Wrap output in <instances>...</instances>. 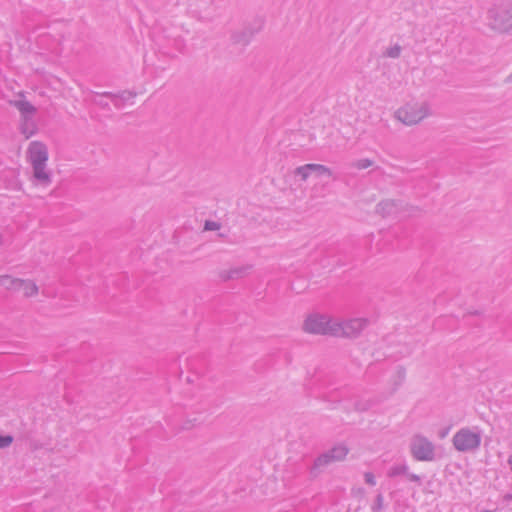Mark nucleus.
I'll return each instance as SVG.
<instances>
[{
  "label": "nucleus",
  "instance_id": "obj_1",
  "mask_svg": "<svg viewBox=\"0 0 512 512\" xmlns=\"http://www.w3.org/2000/svg\"><path fill=\"white\" fill-rule=\"evenodd\" d=\"M28 158L33 168L34 178L43 185L51 183V173L46 171L48 161L47 146L40 141H32L28 147Z\"/></svg>",
  "mask_w": 512,
  "mask_h": 512
},
{
  "label": "nucleus",
  "instance_id": "obj_2",
  "mask_svg": "<svg viewBox=\"0 0 512 512\" xmlns=\"http://www.w3.org/2000/svg\"><path fill=\"white\" fill-rule=\"evenodd\" d=\"M487 18L491 29L499 33H512V1L490 8Z\"/></svg>",
  "mask_w": 512,
  "mask_h": 512
},
{
  "label": "nucleus",
  "instance_id": "obj_3",
  "mask_svg": "<svg viewBox=\"0 0 512 512\" xmlns=\"http://www.w3.org/2000/svg\"><path fill=\"white\" fill-rule=\"evenodd\" d=\"M480 432H473L470 428L459 429L452 438L454 448L459 452H474L481 445Z\"/></svg>",
  "mask_w": 512,
  "mask_h": 512
},
{
  "label": "nucleus",
  "instance_id": "obj_4",
  "mask_svg": "<svg viewBox=\"0 0 512 512\" xmlns=\"http://www.w3.org/2000/svg\"><path fill=\"white\" fill-rule=\"evenodd\" d=\"M409 447L415 460L425 462L435 460V446L427 437L420 434L414 435Z\"/></svg>",
  "mask_w": 512,
  "mask_h": 512
},
{
  "label": "nucleus",
  "instance_id": "obj_5",
  "mask_svg": "<svg viewBox=\"0 0 512 512\" xmlns=\"http://www.w3.org/2000/svg\"><path fill=\"white\" fill-rule=\"evenodd\" d=\"M305 332L318 335L337 336V328L335 324H331L327 316L320 314L309 315L303 324Z\"/></svg>",
  "mask_w": 512,
  "mask_h": 512
},
{
  "label": "nucleus",
  "instance_id": "obj_6",
  "mask_svg": "<svg viewBox=\"0 0 512 512\" xmlns=\"http://www.w3.org/2000/svg\"><path fill=\"white\" fill-rule=\"evenodd\" d=\"M428 114L427 107L423 104H406L395 112V117L405 125L419 123Z\"/></svg>",
  "mask_w": 512,
  "mask_h": 512
},
{
  "label": "nucleus",
  "instance_id": "obj_7",
  "mask_svg": "<svg viewBox=\"0 0 512 512\" xmlns=\"http://www.w3.org/2000/svg\"><path fill=\"white\" fill-rule=\"evenodd\" d=\"M263 24V20L258 19L245 26L241 31L233 32L231 35L233 43L241 44L243 46L248 45L253 37L262 30Z\"/></svg>",
  "mask_w": 512,
  "mask_h": 512
},
{
  "label": "nucleus",
  "instance_id": "obj_8",
  "mask_svg": "<svg viewBox=\"0 0 512 512\" xmlns=\"http://www.w3.org/2000/svg\"><path fill=\"white\" fill-rule=\"evenodd\" d=\"M294 175L300 177L302 181H306L310 175H315L317 177H331L332 170L329 167L322 164L309 163L297 167L294 170Z\"/></svg>",
  "mask_w": 512,
  "mask_h": 512
},
{
  "label": "nucleus",
  "instance_id": "obj_9",
  "mask_svg": "<svg viewBox=\"0 0 512 512\" xmlns=\"http://www.w3.org/2000/svg\"><path fill=\"white\" fill-rule=\"evenodd\" d=\"M367 321L365 319H351L343 324L335 323L336 328L338 329L337 336H345L348 338L357 337L360 332L366 326Z\"/></svg>",
  "mask_w": 512,
  "mask_h": 512
},
{
  "label": "nucleus",
  "instance_id": "obj_10",
  "mask_svg": "<svg viewBox=\"0 0 512 512\" xmlns=\"http://www.w3.org/2000/svg\"><path fill=\"white\" fill-rule=\"evenodd\" d=\"M403 209V202L395 199H385L376 205V213L383 218L397 214Z\"/></svg>",
  "mask_w": 512,
  "mask_h": 512
},
{
  "label": "nucleus",
  "instance_id": "obj_11",
  "mask_svg": "<svg viewBox=\"0 0 512 512\" xmlns=\"http://www.w3.org/2000/svg\"><path fill=\"white\" fill-rule=\"evenodd\" d=\"M333 462L334 460L330 455H328L327 452L320 454L315 458L312 466L309 469L310 476L312 478H317L325 470V468Z\"/></svg>",
  "mask_w": 512,
  "mask_h": 512
},
{
  "label": "nucleus",
  "instance_id": "obj_12",
  "mask_svg": "<svg viewBox=\"0 0 512 512\" xmlns=\"http://www.w3.org/2000/svg\"><path fill=\"white\" fill-rule=\"evenodd\" d=\"M251 269V266H239L234 267L228 270H221L218 272V277L221 281L227 282L229 280H236L243 278L247 275L248 271Z\"/></svg>",
  "mask_w": 512,
  "mask_h": 512
},
{
  "label": "nucleus",
  "instance_id": "obj_13",
  "mask_svg": "<svg viewBox=\"0 0 512 512\" xmlns=\"http://www.w3.org/2000/svg\"><path fill=\"white\" fill-rule=\"evenodd\" d=\"M22 284L23 279L14 278L10 275H0V288H4L8 291H19L21 290Z\"/></svg>",
  "mask_w": 512,
  "mask_h": 512
},
{
  "label": "nucleus",
  "instance_id": "obj_14",
  "mask_svg": "<svg viewBox=\"0 0 512 512\" xmlns=\"http://www.w3.org/2000/svg\"><path fill=\"white\" fill-rule=\"evenodd\" d=\"M15 107L21 113V116L28 120L36 113V107L27 100H18L15 102Z\"/></svg>",
  "mask_w": 512,
  "mask_h": 512
},
{
  "label": "nucleus",
  "instance_id": "obj_15",
  "mask_svg": "<svg viewBox=\"0 0 512 512\" xmlns=\"http://www.w3.org/2000/svg\"><path fill=\"white\" fill-rule=\"evenodd\" d=\"M326 452L328 453V455L331 456L334 462H337L343 460L347 456L349 449L344 444H338L332 447L331 449L327 450Z\"/></svg>",
  "mask_w": 512,
  "mask_h": 512
},
{
  "label": "nucleus",
  "instance_id": "obj_16",
  "mask_svg": "<svg viewBox=\"0 0 512 512\" xmlns=\"http://www.w3.org/2000/svg\"><path fill=\"white\" fill-rule=\"evenodd\" d=\"M21 290L24 291L26 297H32L38 293V286L31 280H23Z\"/></svg>",
  "mask_w": 512,
  "mask_h": 512
},
{
  "label": "nucleus",
  "instance_id": "obj_17",
  "mask_svg": "<svg viewBox=\"0 0 512 512\" xmlns=\"http://www.w3.org/2000/svg\"><path fill=\"white\" fill-rule=\"evenodd\" d=\"M408 469L409 468L406 464L394 465L388 470L387 475L390 478H394L400 475L406 476V474H408Z\"/></svg>",
  "mask_w": 512,
  "mask_h": 512
},
{
  "label": "nucleus",
  "instance_id": "obj_18",
  "mask_svg": "<svg viewBox=\"0 0 512 512\" xmlns=\"http://www.w3.org/2000/svg\"><path fill=\"white\" fill-rule=\"evenodd\" d=\"M384 508V496L381 492H379L374 500L373 505L371 506L372 512H380Z\"/></svg>",
  "mask_w": 512,
  "mask_h": 512
},
{
  "label": "nucleus",
  "instance_id": "obj_19",
  "mask_svg": "<svg viewBox=\"0 0 512 512\" xmlns=\"http://www.w3.org/2000/svg\"><path fill=\"white\" fill-rule=\"evenodd\" d=\"M373 165V161L368 158H363L355 161L352 166L358 170L367 169Z\"/></svg>",
  "mask_w": 512,
  "mask_h": 512
},
{
  "label": "nucleus",
  "instance_id": "obj_20",
  "mask_svg": "<svg viewBox=\"0 0 512 512\" xmlns=\"http://www.w3.org/2000/svg\"><path fill=\"white\" fill-rule=\"evenodd\" d=\"M98 96L100 97H107V98H110L113 103H114V106L118 109L122 108V104L118 101V93H113V92H103V93H96Z\"/></svg>",
  "mask_w": 512,
  "mask_h": 512
},
{
  "label": "nucleus",
  "instance_id": "obj_21",
  "mask_svg": "<svg viewBox=\"0 0 512 512\" xmlns=\"http://www.w3.org/2000/svg\"><path fill=\"white\" fill-rule=\"evenodd\" d=\"M135 96L136 93L124 90L118 93V101L123 105L126 101L132 99Z\"/></svg>",
  "mask_w": 512,
  "mask_h": 512
},
{
  "label": "nucleus",
  "instance_id": "obj_22",
  "mask_svg": "<svg viewBox=\"0 0 512 512\" xmlns=\"http://www.w3.org/2000/svg\"><path fill=\"white\" fill-rule=\"evenodd\" d=\"M401 54V47L399 45H394L390 48H388L385 52V56L390 58H398Z\"/></svg>",
  "mask_w": 512,
  "mask_h": 512
},
{
  "label": "nucleus",
  "instance_id": "obj_23",
  "mask_svg": "<svg viewBox=\"0 0 512 512\" xmlns=\"http://www.w3.org/2000/svg\"><path fill=\"white\" fill-rule=\"evenodd\" d=\"M221 227V224L216 221L212 220H206L204 223V230L205 231H216L219 230Z\"/></svg>",
  "mask_w": 512,
  "mask_h": 512
},
{
  "label": "nucleus",
  "instance_id": "obj_24",
  "mask_svg": "<svg viewBox=\"0 0 512 512\" xmlns=\"http://www.w3.org/2000/svg\"><path fill=\"white\" fill-rule=\"evenodd\" d=\"M14 438L12 435H0V449L6 448L10 446L13 442Z\"/></svg>",
  "mask_w": 512,
  "mask_h": 512
},
{
  "label": "nucleus",
  "instance_id": "obj_25",
  "mask_svg": "<svg viewBox=\"0 0 512 512\" xmlns=\"http://www.w3.org/2000/svg\"><path fill=\"white\" fill-rule=\"evenodd\" d=\"M371 407L369 401H356L354 404V409L359 412L367 411Z\"/></svg>",
  "mask_w": 512,
  "mask_h": 512
},
{
  "label": "nucleus",
  "instance_id": "obj_26",
  "mask_svg": "<svg viewBox=\"0 0 512 512\" xmlns=\"http://www.w3.org/2000/svg\"><path fill=\"white\" fill-rule=\"evenodd\" d=\"M364 479L368 485L374 486L376 484L375 476L372 472H366L364 474Z\"/></svg>",
  "mask_w": 512,
  "mask_h": 512
},
{
  "label": "nucleus",
  "instance_id": "obj_27",
  "mask_svg": "<svg viewBox=\"0 0 512 512\" xmlns=\"http://www.w3.org/2000/svg\"><path fill=\"white\" fill-rule=\"evenodd\" d=\"M406 477L408 478L409 481L416 482L418 483V485H421V477L419 475L408 472V474H406Z\"/></svg>",
  "mask_w": 512,
  "mask_h": 512
},
{
  "label": "nucleus",
  "instance_id": "obj_28",
  "mask_svg": "<svg viewBox=\"0 0 512 512\" xmlns=\"http://www.w3.org/2000/svg\"><path fill=\"white\" fill-rule=\"evenodd\" d=\"M94 103H95L96 105H98L99 107L103 108V109L110 110L109 103H108V102H106V101H104V100H102V99H99V100L95 99V100H94Z\"/></svg>",
  "mask_w": 512,
  "mask_h": 512
},
{
  "label": "nucleus",
  "instance_id": "obj_29",
  "mask_svg": "<svg viewBox=\"0 0 512 512\" xmlns=\"http://www.w3.org/2000/svg\"><path fill=\"white\" fill-rule=\"evenodd\" d=\"M405 372H406V371H405V368H404V367H401V366H400V367L398 368V375H399V377H400V378H404V377H405Z\"/></svg>",
  "mask_w": 512,
  "mask_h": 512
},
{
  "label": "nucleus",
  "instance_id": "obj_30",
  "mask_svg": "<svg viewBox=\"0 0 512 512\" xmlns=\"http://www.w3.org/2000/svg\"><path fill=\"white\" fill-rule=\"evenodd\" d=\"M503 499L506 502L512 501V493H508V494L504 495Z\"/></svg>",
  "mask_w": 512,
  "mask_h": 512
},
{
  "label": "nucleus",
  "instance_id": "obj_31",
  "mask_svg": "<svg viewBox=\"0 0 512 512\" xmlns=\"http://www.w3.org/2000/svg\"><path fill=\"white\" fill-rule=\"evenodd\" d=\"M191 427H192V424H191V421H190V420H189V421H187V422L184 424V426H183V428H184V429H190Z\"/></svg>",
  "mask_w": 512,
  "mask_h": 512
},
{
  "label": "nucleus",
  "instance_id": "obj_32",
  "mask_svg": "<svg viewBox=\"0 0 512 512\" xmlns=\"http://www.w3.org/2000/svg\"><path fill=\"white\" fill-rule=\"evenodd\" d=\"M505 83H512V73L506 77Z\"/></svg>",
  "mask_w": 512,
  "mask_h": 512
},
{
  "label": "nucleus",
  "instance_id": "obj_33",
  "mask_svg": "<svg viewBox=\"0 0 512 512\" xmlns=\"http://www.w3.org/2000/svg\"><path fill=\"white\" fill-rule=\"evenodd\" d=\"M508 465L510 466V469L512 470V454L508 458Z\"/></svg>",
  "mask_w": 512,
  "mask_h": 512
},
{
  "label": "nucleus",
  "instance_id": "obj_34",
  "mask_svg": "<svg viewBox=\"0 0 512 512\" xmlns=\"http://www.w3.org/2000/svg\"><path fill=\"white\" fill-rule=\"evenodd\" d=\"M470 315H480V312L475 310L473 312H469Z\"/></svg>",
  "mask_w": 512,
  "mask_h": 512
},
{
  "label": "nucleus",
  "instance_id": "obj_35",
  "mask_svg": "<svg viewBox=\"0 0 512 512\" xmlns=\"http://www.w3.org/2000/svg\"><path fill=\"white\" fill-rule=\"evenodd\" d=\"M446 434H447V431H443V432H441L440 437L444 438L446 436Z\"/></svg>",
  "mask_w": 512,
  "mask_h": 512
}]
</instances>
